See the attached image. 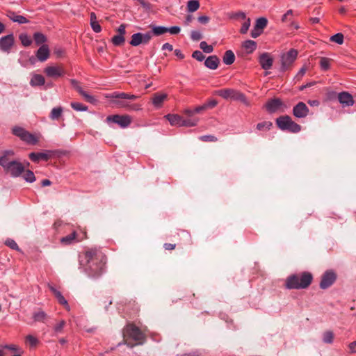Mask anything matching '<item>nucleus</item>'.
Returning a JSON list of instances; mask_svg holds the SVG:
<instances>
[{
	"mask_svg": "<svg viewBox=\"0 0 356 356\" xmlns=\"http://www.w3.org/2000/svg\"><path fill=\"white\" fill-rule=\"evenodd\" d=\"M320 65L323 70H328L330 67V59L329 58L321 57L320 58Z\"/></svg>",
	"mask_w": 356,
	"mask_h": 356,
	"instance_id": "a19ab883",
	"label": "nucleus"
},
{
	"mask_svg": "<svg viewBox=\"0 0 356 356\" xmlns=\"http://www.w3.org/2000/svg\"><path fill=\"white\" fill-rule=\"evenodd\" d=\"M323 341L325 343H332L334 341V332H331V330H327L323 334Z\"/></svg>",
	"mask_w": 356,
	"mask_h": 356,
	"instance_id": "f704fd0d",
	"label": "nucleus"
},
{
	"mask_svg": "<svg viewBox=\"0 0 356 356\" xmlns=\"http://www.w3.org/2000/svg\"><path fill=\"white\" fill-rule=\"evenodd\" d=\"M260 35V32L259 31V29L257 28V23L255 24L253 29L251 31V36L252 38H257Z\"/></svg>",
	"mask_w": 356,
	"mask_h": 356,
	"instance_id": "680f3d73",
	"label": "nucleus"
},
{
	"mask_svg": "<svg viewBox=\"0 0 356 356\" xmlns=\"http://www.w3.org/2000/svg\"><path fill=\"white\" fill-rule=\"evenodd\" d=\"M200 139L202 141H218L216 136H211V134H209V136H202L200 137Z\"/></svg>",
	"mask_w": 356,
	"mask_h": 356,
	"instance_id": "3c124183",
	"label": "nucleus"
},
{
	"mask_svg": "<svg viewBox=\"0 0 356 356\" xmlns=\"http://www.w3.org/2000/svg\"><path fill=\"white\" fill-rule=\"evenodd\" d=\"M298 52L295 49H291L287 53H284L281 56V70L284 72L290 69L295 60L297 58Z\"/></svg>",
	"mask_w": 356,
	"mask_h": 356,
	"instance_id": "0eeeda50",
	"label": "nucleus"
},
{
	"mask_svg": "<svg viewBox=\"0 0 356 356\" xmlns=\"http://www.w3.org/2000/svg\"><path fill=\"white\" fill-rule=\"evenodd\" d=\"M197 19H198L199 22L201 24H207L209 22V17L205 16V15L199 16L197 17Z\"/></svg>",
	"mask_w": 356,
	"mask_h": 356,
	"instance_id": "e2e57ef3",
	"label": "nucleus"
},
{
	"mask_svg": "<svg viewBox=\"0 0 356 356\" xmlns=\"http://www.w3.org/2000/svg\"><path fill=\"white\" fill-rule=\"evenodd\" d=\"M259 62L262 69L269 70L273 66V59L269 53H263L259 57Z\"/></svg>",
	"mask_w": 356,
	"mask_h": 356,
	"instance_id": "ddd939ff",
	"label": "nucleus"
},
{
	"mask_svg": "<svg viewBox=\"0 0 356 356\" xmlns=\"http://www.w3.org/2000/svg\"><path fill=\"white\" fill-rule=\"evenodd\" d=\"M192 56L193 58L200 61L203 60L205 58L204 54H202V52H201V51L199 50L194 51V52L192 54Z\"/></svg>",
	"mask_w": 356,
	"mask_h": 356,
	"instance_id": "09e8293b",
	"label": "nucleus"
},
{
	"mask_svg": "<svg viewBox=\"0 0 356 356\" xmlns=\"http://www.w3.org/2000/svg\"><path fill=\"white\" fill-rule=\"evenodd\" d=\"M152 33L156 35H163V33L168 31V28L163 27V26H151Z\"/></svg>",
	"mask_w": 356,
	"mask_h": 356,
	"instance_id": "72a5a7b5",
	"label": "nucleus"
},
{
	"mask_svg": "<svg viewBox=\"0 0 356 356\" xmlns=\"http://www.w3.org/2000/svg\"><path fill=\"white\" fill-rule=\"evenodd\" d=\"M207 111V106L206 104H204L202 106H196L195 108H194L195 113H200V112Z\"/></svg>",
	"mask_w": 356,
	"mask_h": 356,
	"instance_id": "0e129e2a",
	"label": "nucleus"
},
{
	"mask_svg": "<svg viewBox=\"0 0 356 356\" xmlns=\"http://www.w3.org/2000/svg\"><path fill=\"white\" fill-rule=\"evenodd\" d=\"M107 120L117 123V124H119L121 127H127L131 122V118L129 117V115H108Z\"/></svg>",
	"mask_w": 356,
	"mask_h": 356,
	"instance_id": "9b49d317",
	"label": "nucleus"
},
{
	"mask_svg": "<svg viewBox=\"0 0 356 356\" xmlns=\"http://www.w3.org/2000/svg\"><path fill=\"white\" fill-rule=\"evenodd\" d=\"M282 105V102L280 99H271L266 104L267 110L270 112H275L278 111Z\"/></svg>",
	"mask_w": 356,
	"mask_h": 356,
	"instance_id": "6ab92c4d",
	"label": "nucleus"
},
{
	"mask_svg": "<svg viewBox=\"0 0 356 356\" xmlns=\"http://www.w3.org/2000/svg\"><path fill=\"white\" fill-rule=\"evenodd\" d=\"M166 98H168L167 94H160V92H156L152 96V103L154 106L161 107Z\"/></svg>",
	"mask_w": 356,
	"mask_h": 356,
	"instance_id": "5701e85b",
	"label": "nucleus"
},
{
	"mask_svg": "<svg viewBox=\"0 0 356 356\" xmlns=\"http://www.w3.org/2000/svg\"><path fill=\"white\" fill-rule=\"evenodd\" d=\"M126 25L125 24H121L120 26L118 28L117 31L119 33L120 35H123L124 37V34L126 33Z\"/></svg>",
	"mask_w": 356,
	"mask_h": 356,
	"instance_id": "052dcab7",
	"label": "nucleus"
},
{
	"mask_svg": "<svg viewBox=\"0 0 356 356\" xmlns=\"http://www.w3.org/2000/svg\"><path fill=\"white\" fill-rule=\"evenodd\" d=\"M14 152L7 150L0 156V166H1L6 173L12 177H19L24 171V166L20 161L13 159Z\"/></svg>",
	"mask_w": 356,
	"mask_h": 356,
	"instance_id": "f03ea898",
	"label": "nucleus"
},
{
	"mask_svg": "<svg viewBox=\"0 0 356 356\" xmlns=\"http://www.w3.org/2000/svg\"><path fill=\"white\" fill-rule=\"evenodd\" d=\"M200 47L202 49V51H204V53H212L213 51V46L208 45L207 42L205 41L200 42Z\"/></svg>",
	"mask_w": 356,
	"mask_h": 356,
	"instance_id": "79ce46f5",
	"label": "nucleus"
},
{
	"mask_svg": "<svg viewBox=\"0 0 356 356\" xmlns=\"http://www.w3.org/2000/svg\"><path fill=\"white\" fill-rule=\"evenodd\" d=\"M250 26V19H247L246 21L244 22V23L242 24V27L241 29V33H247L249 27Z\"/></svg>",
	"mask_w": 356,
	"mask_h": 356,
	"instance_id": "8fccbe9b",
	"label": "nucleus"
},
{
	"mask_svg": "<svg viewBox=\"0 0 356 356\" xmlns=\"http://www.w3.org/2000/svg\"><path fill=\"white\" fill-rule=\"evenodd\" d=\"M90 16V25H91V26H92L95 22L97 21V16H96L95 12H91Z\"/></svg>",
	"mask_w": 356,
	"mask_h": 356,
	"instance_id": "774afa93",
	"label": "nucleus"
},
{
	"mask_svg": "<svg viewBox=\"0 0 356 356\" xmlns=\"http://www.w3.org/2000/svg\"><path fill=\"white\" fill-rule=\"evenodd\" d=\"M76 240L81 241V239H77V233L72 232L69 235H67L65 237L61 238L60 242L62 243L63 245H70V243H72L73 241Z\"/></svg>",
	"mask_w": 356,
	"mask_h": 356,
	"instance_id": "b1692460",
	"label": "nucleus"
},
{
	"mask_svg": "<svg viewBox=\"0 0 356 356\" xmlns=\"http://www.w3.org/2000/svg\"><path fill=\"white\" fill-rule=\"evenodd\" d=\"M145 340V336L140 328L134 325H129L123 329V341L129 347L136 346V345L143 344Z\"/></svg>",
	"mask_w": 356,
	"mask_h": 356,
	"instance_id": "20e7f679",
	"label": "nucleus"
},
{
	"mask_svg": "<svg viewBox=\"0 0 356 356\" xmlns=\"http://www.w3.org/2000/svg\"><path fill=\"white\" fill-rule=\"evenodd\" d=\"M337 278V275L334 270H326L321 275V280L320 282V288L322 289H328L331 285L334 284Z\"/></svg>",
	"mask_w": 356,
	"mask_h": 356,
	"instance_id": "1a4fd4ad",
	"label": "nucleus"
},
{
	"mask_svg": "<svg viewBox=\"0 0 356 356\" xmlns=\"http://www.w3.org/2000/svg\"><path fill=\"white\" fill-rule=\"evenodd\" d=\"M62 113L63 108H60V106H58V108H54L50 113L49 117L51 119H52V120H56V119L60 118V117L62 115Z\"/></svg>",
	"mask_w": 356,
	"mask_h": 356,
	"instance_id": "2f4dec72",
	"label": "nucleus"
},
{
	"mask_svg": "<svg viewBox=\"0 0 356 356\" xmlns=\"http://www.w3.org/2000/svg\"><path fill=\"white\" fill-rule=\"evenodd\" d=\"M272 126V122H259L257 124V128L259 130H263V129H270V128Z\"/></svg>",
	"mask_w": 356,
	"mask_h": 356,
	"instance_id": "49530a36",
	"label": "nucleus"
},
{
	"mask_svg": "<svg viewBox=\"0 0 356 356\" xmlns=\"http://www.w3.org/2000/svg\"><path fill=\"white\" fill-rule=\"evenodd\" d=\"M71 106L75 110L78 111H86L88 109V106H85V104L77 103V102H74L71 104Z\"/></svg>",
	"mask_w": 356,
	"mask_h": 356,
	"instance_id": "37998d69",
	"label": "nucleus"
},
{
	"mask_svg": "<svg viewBox=\"0 0 356 356\" xmlns=\"http://www.w3.org/2000/svg\"><path fill=\"white\" fill-rule=\"evenodd\" d=\"M51 157V155L49 153L46 152H31L29 154V159L33 161L34 162H38L40 159L43 160H49V159Z\"/></svg>",
	"mask_w": 356,
	"mask_h": 356,
	"instance_id": "4be33fe9",
	"label": "nucleus"
},
{
	"mask_svg": "<svg viewBox=\"0 0 356 356\" xmlns=\"http://www.w3.org/2000/svg\"><path fill=\"white\" fill-rule=\"evenodd\" d=\"M191 38L193 40H200L203 38V35L200 31H191Z\"/></svg>",
	"mask_w": 356,
	"mask_h": 356,
	"instance_id": "de8ad7c7",
	"label": "nucleus"
},
{
	"mask_svg": "<svg viewBox=\"0 0 356 356\" xmlns=\"http://www.w3.org/2000/svg\"><path fill=\"white\" fill-rule=\"evenodd\" d=\"M198 123V118H188V120H185L183 118V126H195Z\"/></svg>",
	"mask_w": 356,
	"mask_h": 356,
	"instance_id": "c03bdc74",
	"label": "nucleus"
},
{
	"mask_svg": "<svg viewBox=\"0 0 356 356\" xmlns=\"http://www.w3.org/2000/svg\"><path fill=\"white\" fill-rule=\"evenodd\" d=\"M44 73L50 77L63 76L64 70L60 66H49L44 70Z\"/></svg>",
	"mask_w": 356,
	"mask_h": 356,
	"instance_id": "2eb2a0df",
	"label": "nucleus"
},
{
	"mask_svg": "<svg viewBox=\"0 0 356 356\" xmlns=\"http://www.w3.org/2000/svg\"><path fill=\"white\" fill-rule=\"evenodd\" d=\"M6 15H7V17H8V18L10 19H11L13 22H17V23H19V24L29 23V20L27 18H26V17L22 16V15H18V14L16 13V12L10 11V10H8V11H7Z\"/></svg>",
	"mask_w": 356,
	"mask_h": 356,
	"instance_id": "412c9836",
	"label": "nucleus"
},
{
	"mask_svg": "<svg viewBox=\"0 0 356 356\" xmlns=\"http://www.w3.org/2000/svg\"><path fill=\"white\" fill-rule=\"evenodd\" d=\"M277 125L281 130L297 133L301 130V127L297 122H293L289 115H281L276 120Z\"/></svg>",
	"mask_w": 356,
	"mask_h": 356,
	"instance_id": "423d86ee",
	"label": "nucleus"
},
{
	"mask_svg": "<svg viewBox=\"0 0 356 356\" xmlns=\"http://www.w3.org/2000/svg\"><path fill=\"white\" fill-rule=\"evenodd\" d=\"M181 29L179 26H173L172 27L168 28V31L172 35H176V33H179Z\"/></svg>",
	"mask_w": 356,
	"mask_h": 356,
	"instance_id": "bf43d9fd",
	"label": "nucleus"
},
{
	"mask_svg": "<svg viewBox=\"0 0 356 356\" xmlns=\"http://www.w3.org/2000/svg\"><path fill=\"white\" fill-rule=\"evenodd\" d=\"M344 35L342 33H337L330 37V40L331 42H337V44H341L343 42Z\"/></svg>",
	"mask_w": 356,
	"mask_h": 356,
	"instance_id": "4c0bfd02",
	"label": "nucleus"
},
{
	"mask_svg": "<svg viewBox=\"0 0 356 356\" xmlns=\"http://www.w3.org/2000/svg\"><path fill=\"white\" fill-rule=\"evenodd\" d=\"M92 29L96 33H99V31H101V30H102L101 25H99L97 20L94 23V24L92 26Z\"/></svg>",
	"mask_w": 356,
	"mask_h": 356,
	"instance_id": "69168bd1",
	"label": "nucleus"
},
{
	"mask_svg": "<svg viewBox=\"0 0 356 356\" xmlns=\"http://www.w3.org/2000/svg\"><path fill=\"white\" fill-rule=\"evenodd\" d=\"M168 120L172 125L183 126V118L179 115H166Z\"/></svg>",
	"mask_w": 356,
	"mask_h": 356,
	"instance_id": "393cba45",
	"label": "nucleus"
},
{
	"mask_svg": "<svg viewBox=\"0 0 356 356\" xmlns=\"http://www.w3.org/2000/svg\"><path fill=\"white\" fill-rule=\"evenodd\" d=\"M220 64V60L216 55L209 56L205 60L204 65L211 70H216Z\"/></svg>",
	"mask_w": 356,
	"mask_h": 356,
	"instance_id": "a211bd4d",
	"label": "nucleus"
},
{
	"mask_svg": "<svg viewBox=\"0 0 356 356\" xmlns=\"http://www.w3.org/2000/svg\"><path fill=\"white\" fill-rule=\"evenodd\" d=\"M14 37L13 34L7 35L0 38V49L3 51H8L13 47Z\"/></svg>",
	"mask_w": 356,
	"mask_h": 356,
	"instance_id": "4468645a",
	"label": "nucleus"
},
{
	"mask_svg": "<svg viewBox=\"0 0 356 356\" xmlns=\"http://www.w3.org/2000/svg\"><path fill=\"white\" fill-rule=\"evenodd\" d=\"M200 8V3L198 0H189L187 3V10L189 12H195Z\"/></svg>",
	"mask_w": 356,
	"mask_h": 356,
	"instance_id": "473e14b6",
	"label": "nucleus"
},
{
	"mask_svg": "<svg viewBox=\"0 0 356 356\" xmlns=\"http://www.w3.org/2000/svg\"><path fill=\"white\" fill-rule=\"evenodd\" d=\"M313 280L311 273L303 272L299 275H292L286 279V286L288 289H307Z\"/></svg>",
	"mask_w": 356,
	"mask_h": 356,
	"instance_id": "39448f33",
	"label": "nucleus"
},
{
	"mask_svg": "<svg viewBox=\"0 0 356 356\" xmlns=\"http://www.w3.org/2000/svg\"><path fill=\"white\" fill-rule=\"evenodd\" d=\"M19 39L23 46H30V44L32 42L31 38H30L29 35L26 34V33H22V34H20Z\"/></svg>",
	"mask_w": 356,
	"mask_h": 356,
	"instance_id": "e433bc0d",
	"label": "nucleus"
},
{
	"mask_svg": "<svg viewBox=\"0 0 356 356\" xmlns=\"http://www.w3.org/2000/svg\"><path fill=\"white\" fill-rule=\"evenodd\" d=\"M222 60L225 65H232V63H233L235 60V55L233 51H226L223 55Z\"/></svg>",
	"mask_w": 356,
	"mask_h": 356,
	"instance_id": "bb28decb",
	"label": "nucleus"
},
{
	"mask_svg": "<svg viewBox=\"0 0 356 356\" xmlns=\"http://www.w3.org/2000/svg\"><path fill=\"white\" fill-rule=\"evenodd\" d=\"M23 172H24L23 178L26 181H34L35 180V175H34L33 171L29 170V169H28L27 170H25V169H24V171H23Z\"/></svg>",
	"mask_w": 356,
	"mask_h": 356,
	"instance_id": "ea45409f",
	"label": "nucleus"
},
{
	"mask_svg": "<svg viewBox=\"0 0 356 356\" xmlns=\"http://www.w3.org/2000/svg\"><path fill=\"white\" fill-rule=\"evenodd\" d=\"M88 265V272L90 276H99L102 273L106 259L104 254L97 250H89L84 254Z\"/></svg>",
	"mask_w": 356,
	"mask_h": 356,
	"instance_id": "f257e3e1",
	"label": "nucleus"
},
{
	"mask_svg": "<svg viewBox=\"0 0 356 356\" xmlns=\"http://www.w3.org/2000/svg\"><path fill=\"white\" fill-rule=\"evenodd\" d=\"M49 288L50 291L52 292V293H54V296L56 297L59 303L62 304V305H64V307L66 308V309L70 310V307L68 305V302L66 300V298H65V297L62 295L60 291H58V289L54 288V286H51V284H49Z\"/></svg>",
	"mask_w": 356,
	"mask_h": 356,
	"instance_id": "f3484780",
	"label": "nucleus"
},
{
	"mask_svg": "<svg viewBox=\"0 0 356 356\" xmlns=\"http://www.w3.org/2000/svg\"><path fill=\"white\" fill-rule=\"evenodd\" d=\"M152 37V34L151 32L145 33L144 34L142 33L143 44H148Z\"/></svg>",
	"mask_w": 356,
	"mask_h": 356,
	"instance_id": "603ef678",
	"label": "nucleus"
},
{
	"mask_svg": "<svg viewBox=\"0 0 356 356\" xmlns=\"http://www.w3.org/2000/svg\"><path fill=\"white\" fill-rule=\"evenodd\" d=\"M12 131L13 134L19 137L20 139L23 140V141H25L27 143L36 144L37 142H38V138H37L36 136H33V134H31V132L26 131V129H23V127H13Z\"/></svg>",
	"mask_w": 356,
	"mask_h": 356,
	"instance_id": "6e6552de",
	"label": "nucleus"
},
{
	"mask_svg": "<svg viewBox=\"0 0 356 356\" xmlns=\"http://www.w3.org/2000/svg\"><path fill=\"white\" fill-rule=\"evenodd\" d=\"M83 97H84L85 99L89 102H94L95 100L94 97L91 96V95L87 94L85 90L83 91Z\"/></svg>",
	"mask_w": 356,
	"mask_h": 356,
	"instance_id": "13d9d810",
	"label": "nucleus"
},
{
	"mask_svg": "<svg viewBox=\"0 0 356 356\" xmlns=\"http://www.w3.org/2000/svg\"><path fill=\"white\" fill-rule=\"evenodd\" d=\"M338 100L341 104L346 106H350V105H353L355 104L353 97L348 92H339L338 95Z\"/></svg>",
	"mask_w": 356,
	"mask_h": 356,
	"instance_id": "dca6fc26",
	"label": "nucleus"
},
{
	"mask_svg": "<svg viewBox=\"0 0 356 356\" xmlns=\"http://www.w3.org/2000/svg\"><path fill=\"white\" fill-rule=\"evenodd\" d=\"M26 341L31 346H36V345L38 343V339H36V337H33V335H27L26 337Z\"/></svg>",
	"mask_w": 356,
	"mask_h": 356,
	"instance_id": "a18cd8bd",
	"label": "nucleus"
},
{
	"mask_svg": "<svg viewBox=\"0 0 356 356\" xmlns=\"http://www.w3.org/2000/svg\"><path fill=\"white\" fill-rule=\"evenodd\" d=\"M216 95H219L223 98H233L234 99H239L241 102H247V99L241 92H237V90L232 89H222L216 90Z\"/></svg>",
	"mask_w": 356,
	"mask_h": 356,
	"instance_id": "9d476101",
	"label": "nucleus"
},
{
	"mask_svg": "<svg viewBox=\"0 0 356 356\" xmlns=\"http://www.w3.org/2000/svg\"><path fill=\"white\" fill-rule=\"evenodd\" d=\"M33 39L36 44H44L47 42V37L43 33L36 32L33 34Z\"/></svg>",
	"mask_w": 356,
	"mask_h": 356,
	"instance_id": "c756f323",
	"label": "nucleus"
},
{
	"mask_svg": "<svg viewBox=\"0 0 356 356\" xmlns=\"http://www.w3.org/2000/svg\"><path fill=\"white\" fill-rule=\"evenodd\" d=\"M129 44L131 46L134 47L139 46V44H143L142 33H135L133 34L131 37Z\"/></svg>",
	"mask_w": 356,
	"mask_h": 356,
	"instance_id": "a878e982",
	"label": "nucleus"
},
{
	"mask_svg": "<svg viewBox=\"0 0 356 356\" xmlns=\"http://www.w3.org/2000/svg\"><path fill=\"white\" fill-rule=\"evenodd\" d=\"M309 108L303 102H299L293 108V114L298 118H303L307 116Z\"/></svg>",
	"mask_w": 356,
	"mask_h": 356,
	"instance_id": "f8f14e48",
	"label": "nucleus"
},
{
	"mask_svg": "<svg viewBox=\"0 0 356 356\" xmlns=\"http://www.w3.org/2000/svg\"><path fill=\"white\" fill-rule=\"evenodd\" d=\"M112 41L113 44L115 46H122V44H124L125 37L122 36V35H120L118 33L117 35L113 37Z\"/></svg>",
	"mask_w": 356,
	"mask_h": 356,
	"instance_id": "c9c22d12",
	"label": "nucleus"
},
{
	"mask_svg": "<svg viewBox=\"0 0 356 356\" xmlns=\"http://www.w3.org/2000/svg\"><path fill=\"white\" fill-rule=\"evenodd\" d=\"M218 104V101L216 99H210L207 103H206V109L207 108H213V107L216 106Z\"/></svg>",
	"mask_w": 356,
	"mask_h": 356,
	"instance_id": "4d7b16f0",
	"label": "nucleus"
},
{
	"mask_svg": "<svg viewBox=\"0 0 356 356\" xmlns=\"http://www.w3.org/2000/svg\"><path fill=\"white\" fill-rule=\"evenodd\" d=\"M6 245L13 248V250H19L17 243L13 239H7L6 241Z\"/></svg>",
	"mask_w": 356,
	"mask_h": 356,
	"instance_id": "864d4df0",
	"label": "nucleus"
},
{
	"mask_svg": "<svg viewBox=\"0 0 356 356\" xmlns=\"http://www.w3.org/2000/svg\"><path fill=\"white\" fill-rule=\"evenodd\" d=\"M268 24V19L264 18V17H261L257 19L256 21V28L259 29L260 32V35L261 34L263 29L266 28Z\"/></svg>",
	"mask_w": 356,
	"mask_h": 356,
	"instance_id": "7c9ffc66",
	"label": "nucleus"
},
{
	"mask_svg": "<svg viewBox=\"0 0 356 356\" xmlns=\"http://www.w3.org/2000/svg\"><path fill=\"white\" fill-rule=\"evenodd\" d=\"M349 350L351 353H355L356 352V341H353L349 343Z\"/></svg>",
	"mask_w": 356,
	"mask_h": 356,
	"instance_id": "338daca9",
	"label": "nucleus"
},
{
	"mask_svg": "<svg viewBox=\"0 0 356 356\" xmlns=\"http://www.w3.org/2000/svg\"><path fill=\"white\" fill-rule=\"evenodd\" d=\"M243 47L248 53H252L257 48V42L253 41V40H247L243 43Z\"/></svg>",
	"mask_w": 356,
	"mask_h": 356,
	"instance_id": "cd10ccee",
	"label": "nucleus"
},
{
	"mask_svg": "<svg viewBox=\"0 0 356 356\" xmlns=\"http://www.w3.org/2000/svg\"><path fill=\"white\" fill-rule=\"evenodd\" d=\"M47 316V314H45L44 312H42V310H40V312H38L35 314L34 318L35 320H38V321H41V320L44 319V318Z\"/></svg>",
	"mask_w": 356,
	"mask_h": 356,
	"instance_id": "5fc2aeb1",
	"label": "nucleus"
},
{
	"mask_svg": "<svg viewBox=\"0 0 356 356\" xmlns=\"http://www.w3.org/2000/svg\"><path fill=\"white\" fill-rule=\"evenodd\" d=\"M45 83V79L43 76L42 75H36L33 76V77L31 79L30 84L31 86H43Z\"/></svg>",
	"mask_w": 356,
	"mask_h": 356,
	"instance_id": "c85d7f7f",
	"label": "nucleus"
},
{
	"mask_svg": "<svg viewBox=\"0 0 356 356\" xmlns=\"http://www.w3.org/2000/svg\"><path fill=\"white\" fill-rule=\"evenodd\" d=\"M138 97L136 95L127 94V92H113L111 95L112 104L119 108H126L129 111L141 109L140 104L131 103Z\"/></svg>",
	"mask_w": 356,
	"mask_h": 356,
	"instance_id": "7ed1b4c3",
	"label": "nucleus"
},
{
	"mask_svg": "<svg viewBox=\"0 0 356 356\" xmlns=\"http://www.w3.org/2000/svg\"><path fill=\"white\" fill-rule=\"evenodd\" d=\"M36 56L40 61L48 60L49 57V49L47 45H42L36 52Z\"/></svg>",
	"mask_w": 356,
	"mask_h": 356,
	"instance_id": "aec40b11",
	"label": "nucleus"
},
{
	"mask_svg": "<svg viewBox=\"0 0 356 356\" xmlns=\"http://www.w3.org/2000/svg\"><path fill=\"white\" fill-rule=\"evenodd\" d=\"M65 325L66 322L65 321H63V319H62V321H58L57 323H56V325L54 327V332L56 334L62 333Z\"/></svg>",
	"mask_w": 356,
	"mask_h": 356,
	"instance_id": "58836bf2",
	"label": "nucleus"
},
{
	"mask_svg": "<svg viewBox=\"0 0 356 356\" xmlns=\"http://www.w3.org/2000/svg\"><path fill=\"white\" fill-rule=\"evenodd\" d=\"M307 66H303L300 70V71L298 72V73L297 74V75L296 76V79H298V81H299V79H301V77H302L306 72V70H307Z\"/></svg>",
	"mask_w": 356,
	"mask_h": 356,
	"instance_id": "6e6d98bb",
	"label": "nucleus"
}]
</instances>
